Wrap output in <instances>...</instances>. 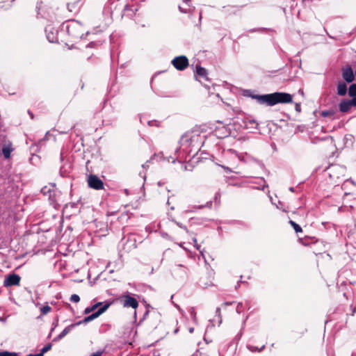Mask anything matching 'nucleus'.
<instances>
[{"label": "nucleus", "instance_id": "f257e3e1", "mask_svg": "<svg viewBox=\"0 0 356 356\" xmlns=\"http://www.w3.org/2000/svg\"><path fill=\"white\" fill-rule=\"evenodd\" d=\"M252 98L255 99L259 104H266L268 106H274L277 104H286L292 102V96L286 92H274L263 95H250Z\"/></svg>", "mask_w": 356, "mask_h": 356}, {"label": "nucleus", "instance_id": "f03ea898", "mask_svg": "<svg viewBox=\"0 0 356 356\" xmlns=\"http://www.w3.org/2000/svg\"><path fill=\"white\" fill-rule=\"evenodd\" d=\"M69 35L74 38H80L83 35V30L81 24L75 20L70 21L66 26Z\"/></svg>", "mask_w": 356, "mask_h": 356}, {"label": "nucleus", "instance_id": "7ed1b4c3", "mask_svg": "<svg viewBox=\"0 0 356 356\" xmlns=\"http://www.w3.org/2000/svg\"><path fill=\"white\" fill-rule=\"evenodd\" d=\"M171 63L176 70L179 71L184 70L189 65L188 60L185 56L175 57L172 60Z\"/></svg>", "mask_w": 356, "mask_h": 356}, {"label": "nucleus", "instance_id": "20e7f679", "mask_svg": "<svg viewBox=\"0 0 356 356\" xmlns=\"http://www.w3.org/2000/svg\"><path fill=\"white\" fill-rule=\"evenodd\" d=\"M88 184L89 187L95 190H100L104 187L102 181L97 176L93 175L88 177Z\"/></svg>", "mask_w": 356, "mask_h": 356}, {"label": "nucleus", "instance_id": "39448f33", "mask_svg": "<svg viewBox=\"0 0 356 356\" xmlns=\"http://www.w3.org/2000/svg\"><path fill=\"white\" fill-rule=\"evenodd\" d=\"M352 106H356V97L350 100L344 99L339 104V111L343 113L348 112Z\"/></svg>", "mask_w": 356, "mask_h": 356}, {"label": "nucleus", "instance_id": "423d86ee", "mask_svg": "<svg viewBox=\"0 0 356 356\" xmlns=\"http://www.w3.org/2000/svg\"><path fill=\"white\" fill-rule=\"evenodd\" d=\"M121 302L124 307H131L136 309L138 306V302L134 298L126 295L121 298Z\"/></svg>", "mask_w": 356, "mask_h": 356}, {"label": "nucleus", "instance_id": "0eeeda50", "mask_svg": "<svg viewBox=\"0 0 356 356\" xmlns=\"http://www.w3.org/2000/svg\"><path fill=\"white\" fill-rule=\"evenodd\" d=\"M20 277L17 274H10L6 277L3 285L6 287L11 286H17L19 284Z\"/></svg>", "mask_w": 356, "mask_h": 356}, {"label": "nucleus", "instance_id": "6e6552de", "mask_svg": "<svg viewBox=\"0 0 356 356\" xmlns=\"http://www.w3.org/2000/svg\"><path fill=\"white\" fill-rule=\"evenodd\" d=\"M41 192L44 195L48 196L50 200H55L56 186L54 185L44 186L42 188Z\"/></svg>", "mask_w": 356, "mask_h": 356}, {"label": "nucleus", "instance_id": "1a4fd4ad", "mask_svg": "<svg viewBox=\"0 0 356 356\" xmlns=\"http://www.w3.org/2000/svg\"><path fill=\"white\" fill-rule=\"evenodd\" d=\"M343 79L348 83H351L354 81V74L352 68L349 66L342 69Z\"/></svg>", "mask_w": 356, "mask_h": 356}, {"label": "nucleus", "instance_id": "9d476101", "mask_svg": "<svg viewBox=\"0 0 356 356\" xmlns=\"http://www.w3.org/2000/svg\"><path fill=\"white\" fill-rule=\"evenodd\" d=\"M108 304L101 306V307H99L97 312L85 318L84 321L89 322L94 320L95 318L99 316L102 314H103L108 308Z\"/></svg>", "mask_w": 356, "mask_h": 356}, {"label": "nucleus", "instance_id": "9b49d317", "mask_svg": "<svg viewBox=\"0 0 356 356\" xmlns=\"http://www.w3.org/2000/svg\"><path fill=\"white\" fill-rule=\"evenodd\" d=\"M74 324H72L67 327H66L58 336L56 337L54 341L60 340L63 338L65 335H67L71 330L74 327Z\"/></svg>", "mask_w": 356, "mask_h": 356}, {"label": "nucleus", "instance_id": "f8f14e48", "mask_svg": "<svg viewBox=\"0 0 356 356\" xmlns=\"http://www.w3.org/2000/svg\"><path fill=\"white\" fill-rule=\"evenodd\" d=\"M347 92V86L344 82H339L337 85V94L344 96Z\"/></svg>", "mask_w": 356, "mask_h": 356}, {"label": "nucleus", "instance_id": "ddd939ff", "mask_svg": "<svg viewBox=\"0 0 356 356\" xmlns=\"http://www.w3.org/2000/svg\"><path fill=\"white\" fill-rule=\"evenodd\" d=\"M13 151L12 144L9 143L8 145L3 146L2 149V153L6 159H8L10 156V153Z\"/></svg>", "mask_w": 356, "mask_h": 356}, {"label": "nucleus", "instance_id": "4468645a", "mask_svg": "<svg viewBox=\"0 0 356 356\" xmlns=\"http://www.w3.org/2000/svg\"><path fill=\"white\" fill-rule=\"evenodd\" d=\"M183 2L185 3L186 6L183 7L181 6H179V10L180 12L183 13H187L190 12L191 7V0H183Z\"/></svg>", "mask_w": 356, "mask_h": 356}, {"label": "nucleus", "instance_id": "2eb2a0df", "mask_svg": "<svg viewBox=\"0 0 356 356\" xmlns=\"http://www.w3.org/2000/svg\"><path fill=\"white\" fill-rule=\"evenodd\" d=\"M196 73L200 76H205L207 75V70L200 66H197Z\"/></svg>", "mask_w": 356, "mask_h": 356}, {"label": "nucleus", "instance_id": "dca6fc26", "mask_svg": "<svg viewBox=\"0 0 356 356\" xmlns=\"http://www.w3.org/2000/svg\"><path fill=\"white\" fill-rule=\"evenodd\" d=\"M348 95L353 98L356 97V84H352L348 90Z\"/></svg>", "mask_w": 356, "mask_h": 356}, {"label": "nucleus", "instance_id": "f3484780", "mask_svg": "<svg viewBox=\"0 0 356 356\" xmlns=\"http://www.w3.org/2000/svg\"><path fill=\"white\" fill-rule=\"evenodd\" d=\"M290 225L293 227L296 233L302 232L301 227L293 220L289 221Z\"/></svg>", "mask_w": 356, "mask_h": 356}, {"label": "nucleus", "instance_id": "a211bd4d", "mask_svg": "<svg viewBox=\"0 0 356 356\" xmlns=\"http://www.w3.org/2000/svg\"><path fill=\"white\" fill-rule=\"evenodd\" d=\"M51 310V308L49 305L43 306L40 309L41 314L44 315L49 313Z\"/></svg>", "mask_w": 356, "mask_h": 356}, {"label": "nucleus", "instance_id": "6ab92c4d", "mask_svg": "<svg viewBox=\"0 0 356 356\" xmlns=\"http://www.w3.org/2000/svg\"><path fill=\"white\" fill-rule=\"evenodd\" d=\"M51 348V343H49L47 345H46L45 346H44L42 349H41V352L40 353V354H42V356H44V354L45 353H47V351L50 350Z\"/></svg>", "mask_w": 356, "mask_h": 356}, {"label": "nucleus", "instance_id": "aec40b11", "mask_svg": "<svg viewBox=\"0 0 356 356\" xmlns=\"http://www.w3.org/2000/svg\"><path fill=\"white\" fill-rule=\"evenodd\" d=\"M0 356H17L15 353H10L8 351H3L0 353Z\"/></svg>", "mask_w": 356, "mask_h": 356}, {"label": "nucleus", "instance_id": "412c9836", "mask_svg": "<svg viewBox=\"0 0 356 356\" xmlns=\"http://www.w3.org/2000/svg\"><path fill=\"white\" fill-rule=\"evenodd\" d=\"M70 300L73 302H79V300H80V298L78 295L76 294H73L70 297Z\"/></svg>", "mask_w": 356, "mask_h": 356}, {"label": "nucleus", "instance_id": "4be33fe9", "mask_svg": "<svg viewBox=\"0 0 356 356\" xmlns=\"http://www.w3.org/2000/svg\"><path fill=\"white\" fill-rule=\"evenodd\" d=\"M190 314H191V316L193 318V321L196 322V321H197L196 312H195V309L193 308L191 309Z\"/></svg>", "mask_w": 356, "mask_h": 356}, {"label": "nucleus", "instance_id": "5701e85b", "mask_svg": "<svg viewBox=\"0 0 356 356\" xmlns=\"http://www.w3.org/2000/svg\"><path fill=\"white\" fill-rule=\"evenodd\" d=\"M216 315L219 317L220 318V321H219V324H220L222 323V319H221V314H220V309L219 307H218L216 309Z\"/></svg>", "mask_w": 356, "mask_h": 356}, {"label": "nucleus", "instance_id": "b1692460", "mask_svg": "<svg viewBox=\"0 0 356 356\" xmlns=\"http://www.w3.org/2000/svg\"><path fill=\"white\" fill-rule=\"evenodd\" d=\"M47 38L51 42H55V38H54V36L53 35H51L49 33H47Z\"/></svg>", "mask_w": 356, "mask_h": 356}, {"label": "nucleus", "instance_id": "393cba45", "mask_svg": "<svg viewBox=\"0 0 356 356\" xmlns=\"http://www.w3.org/2000/svg\"><path fill=\"white\" fill-rule=\"evenodd\" d=\"M337 169H340V170H342L343 169L340 167H338V166H332L331 168H330V171L331 173H333L334 171H336Z\"/></svg>", "mask_w": 356, "mask_h": 356}, {"label": "nucleus", "instance_id": "a878e982", "mask_svg": "<svg viewBox=\"0 0 356 356\" xmlns=\"http://www.w3.org/2000/svg\"><path fill=\"white\" fill-rule=\"evenodd\" d=\"M242 307H243L242 303H238L237 307H236V312H237V313H238V314L241 313Z\"/></svg>", "mask_w": 356, "mask_h": 356}, {"label": "nucleus", "instance_id": "bb28decb", "mask_svg": "<svg viewBox=\"0 0 356 356\" xmlns=\"http://www.w3.org/2000/svg\"><path fill=\"white\" fill-rule=\"evenodd\" d=\"M102 305V302H98L95 305H94L93 306L90 307L91 309H92V311H94L97 308H98L99 306H101Z\"/></svg>", "mask_w": 356, "mask_h": 356}, {"label": "nucleus", "instance_id": "cd10ccee", "mask_svg": "<svg viewBox=\"0 0 356 356\" xmlns=\"http://www.w3.org/2000/svg\"><path fill=\"white\" fill-rule=\"evenodd\" d=\"M92 312V311L91 307H87V308H86V309H85V310H84V314H89V313H90V312Z\"/></svg>", "mask_w": 356, "mask_h": 356}, {"label": "nucleus", "instance_id": "c85d7f7f", "mask_svg": "<svg viewBox=\"0 0 356 356\" xmlns=\"http://www.w3.org/2000/svg\"><path fill=\"white\" fill-rule=\"evenodd\" d=\"M102 352H96L92 353L90 356H102Z\"/></svg>", "mask_w": 356, "mask_h": 356}, {"label": "nucleus", "instance_id": "c756f323", "mask_svg": "<svg viewBox=\"0 0 356 356\" xmlns=\"http://www.w3.org/2000/svg\"><path fill=\"white\" fill-rule=\"evenodd\" d=\"M193 241H194V243H195L196 248H197V250H199V249H200V245H199L198 244H197V240H196V238H194V239H193Z\"/></svg>", "mask_w": 356, "mask_h": 356}, {"label": "nucleus", "instance_id": "7c9ffc66", "mask_svg": "<svg viewBox=\"0 0 356 356\" xmlns=\"http://www.w3.org/2000/svg\"><path fill=\"white\" fill-rule=\"evenodd\" d=\"M159 157L160 159L163 158V152H160L159 154H157V158Z\"/></svg>", "mask_w": 356, "mask_h": 356}, {"label": "nucleus", "instance_id": "2f4dec72", "mask_svg": "<svg viewBox=\"0 0 356 356\" xmlns=\"http://www.w3.org/2000/svg\"><path fill=\"white\" fill-rule=\"evenodd\" d=\"M26 356H42V354H40V353L35 354V355L29 354V355H28Z\"/></svg>", "mask_w": 356, "mask_h": 356}, {"label": "nucleus", "instance_id": "473e14b6", "mask_svg": "<svg viewBox=\"0 0 356 356\" xmlns=\"http://www.w3.org/2000/svg\"><path fill=\"white\" fill-rule=\"evenodd\" d=\"M188 332H189L190 333H193V332H194V328H193V327H189V328H188Z\"/></svg>", "mask_w": 356, "mask_h": 356}, {"label": "nucleus", "instance_id": "72a5a7b5", "mask_svg": "<svg viewBox=\"0 0 356 356\" xmlns=\"http://www.w3.org/2000/svg\"><path fill=\"white\" fill-rule=\"evenodd\" d=\"M167 334L164 333V334H160V339H163L165 336H166Z\"/></svg>", "mask_w": 356, "mask_h": 356}, {"label": "nucleus", "instance_id": "f704fd0d", "mask_svg": "<svg viewBox=\"0 0 356 356\" xmlns=\"http://www.w3.org/2000/svg\"><path fill=\"white\" fill-rule=\"evenodd\" d=\"M300 105H299V104H296V111H300Z\"/></svg>", "mask_w": 356, "mask_h": 356}, {"label": "nucleus", "instance_id": "c9c22d12", "mask_svg": "<svg viewBox=\"0 0 356 356\" xmlns=\"http://www.w3.org/2000/svg\"><path fill=\"white\" fill-rule=\"evenodd\" d=\"M249 349L251 350V351H254V349H257L255 347H253V346H250L249 347Z\"/></svg>", "mask_w": 356, "mask_h": 356}, {"label": "nucleus", "instance_id": "e433bc0d", "mask_svg": "<svg viewBox=\"0 0 356 356\" xmlns=\"http://www.w3.org/2000/svg\"><path fill=\"white\" fill-rule=\"evenodd\" d=\"M179 332V328H177V329H175V332H174L176 334V333H177V332Z\"/></svg>", "mask_w": 356, "mask_h": 356}, {"label": "nucleus", "instance_id": "4c0bfd02", "mask_svg": "<svg viewBox=\"0 0 356 356\" xmlns=\"http://www.w3.org/2000/svg\"><path fill=\"white\" fill-rule=\"evenodd\" d=\"M323 116H326V115H327V113H325V112H323Z\"/></svg>", "mask_w": 356, "mask_h": 356}, {"label": "nucleus", "instance_id": "58836bf2", "mask_svg": "<svg viewBox=\"0 0 356 356\" xmlns=\"http://www.w3.org/2000/svg\"><path fill=\"white\" fill-rule=\"evenodd\" d=\"M188 136V134H186L185 136H184V138H186Z\"/></svg>", "mask_w": 356, "mask_h": 356}, {"label": "nucleus", "instance_id": "ea45409f", "mask_svg": "<svg viewBox=\"0 0 356 356\" xmlns=\"http://www.w3.org/2000/svg\"><path fill=\"white\" fill-rule=\"evenodd\" d=\"M153 80H154V78H152V80H151V84L152 83Z\"/></svg>", "mask_w": 356, "mask_h": 356}, {"label": "nucleus", "instance_id": "a19ab883", "mask_svg": "<svg viewBox=\"0 0 356 356\" xmlns=\"http://www.w3.org/2000/svg\"><path fill=\"white\" fill-rule=\"evenodd\" d=\"M153 80H154V78H152V80H151V84L152 83Z\"/></svg>", "mask_w": 356, "mask_h": 356}, {"label": "nucleus", "instance_id": "79ce46f5", "mask_svg": "<svg viewBox=\"0 0 356 356\" xmlns=\"http://www.w3.org/2000/svg\"><path fill=\"white\" fill-rule=\"evenodd\" d=\"M229 303H228V302H225V305H229Z\"/></svg>", "mask_w": 356, "mask_h": 356}, {"label": "nucleus", "instance_id": "37998d69", "mask_svg": "<svg viewBox=\"0 0 356 356\" xmlns=\"http://www.w3.org/2000/svg\"><path fill=\"white\" fill-rule=\"evenodd\" d=\"M149 125H152V122H148Z\"/></svg>", "mask_w": 356, "mask_h": 356}]
</instances>
